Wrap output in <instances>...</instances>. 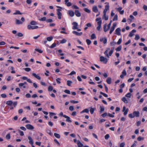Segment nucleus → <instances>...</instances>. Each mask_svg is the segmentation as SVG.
<instances>
[{
	"instance_id": "nucleus-1",
	"label": "nucleus",
	"mask_w": 147,
	"mask_h": 147,
	"mask_svg": "<svg viewBox=\"0 0 147 147\" xmlns=\"http://www.w3.org/2000/svg\"><path fill=\"white\" fill-rule=\"evenodd\" d=\"M100 61L101 62H103L105 64L108 61V59L103 56H101L100 57Z\"/></svg>"
},
{
	"instance_id": "nucleus-2",
	"label": "nucleus",
	"mask_w": 147,
	"mask_h": 147,
	"mask_svg": "<svg viewBox=\"0 0 147 147\" xmlns=\"http://www.w3.org/2000/svg\"><path fill=\"white\" fill-rule=\"evenodd\" d=\"M28 28L29 30L34 29L38 28V26H32L30 25H29L28 26Z\"/></svg>"
},
{
	"instance_id": "nucleus-3",
	"label": "nucleus",
	"mask_w": 147,
	"mask_h": 147,
	"mask_svg": "<svg viewBox=\"0 0 147 147\" xmlns=\"http://www.w3.org/2000/svg\"><path fill=\"white\" fill-rule=\"evenodd\" d=\"M72 25L74 26L72 27V29L73 30H75L78 29V23L76 22H74L72 23Z\"/></svg>"
},
{
	"instance_id": "nucleus-4",
	"label": "nucleus",
	"mask_w": 147,
	"mask_h": 147,
	"mask_svg": "<svg viewBox=\"0 0 147 147\" xmlns=\"http://www.w3.org/2000/svg\"><path fill=\"white\" fill-rule=\"evenodd\" d=\"M75 14L78 17H80L81 16V13L78 10H76L75 11Z\"/></svg>"
},
{
	"instance_id": "nucleus-5",
	"label": "nucleus",
	"mask_w": 147,
	"mask_h": 147,
	"mask_svg": "<svg viewBox=\"0 0 147 147\" xmlns=\"http://www.w3.org/2000/svg\"><path fill=\"white\" fill-rule=\"evenodd\" d=\"M26 128L28 129L32 130L34 129L33 126L30 124H28L26 125Z\"/></svg>"
},
{
	"instance_id": "nucleus-6",
	"label": "nucleus",
	"mask_w": 147,
	"mask_h": 147,
	"mask_svg": "<svg viewBox=\"0 0 147 147\" xmlns=\"http://www.w3.org/2000/svg\"><path fill=\"white\" fill-rule=\"evenodd\" d=\"M127 74V73L125 69L123 70L122 72V74H121L120 76V77L121 78H123L124 76H125Z\"/></svg>"
},
{
	"instance_id": "nucleus-7",
	"label": "nucleus",
	"mask_w": 147,
	"mask_h": 147,
	"mask_svg": "<svg viewBox=\"0 0 147 147\" xmlns=\"http://www.w3.org/2000/svg\"><path fill=\"white\" fill-rule=\"evenodd\" d=\"M136 32V30L134 29L133 30L131 31L130 32L129 34V36L130 37H132L134 35V33Z\"/></svg>"
},
{
	"instance_id": "nucleus-8",
	"label": "nucleus",
	"mask_w": 147,
	"mask_h": 147,
	"mask_svg": "<svg viewBox=\"0 0 147 147\" xmlns=\"http://www.w3.org/2000/svg\"><path fill=\"white\" fill-rule=\"evenodd\" d=\"M68 13L69 16L71 17H73L74 16L75 13L72 10H69L68 11Z\"/></svg>"
},
{
	"instance_id": "nucleus-9",
	"label": "nucleus",
	"mask_w": 147,
	"mask_h": 147,
	"mask_svg": "<svg viewBox=\"0 0 147 147\" xmlns=\"http://www.w3.org/2000/svg\"><path fill=\"white\" fill-rule=\"evenodd\" d=\"M63 117H65V118H66V121L69 122V123L71 122L72 121L70 119V118L69 117H68L67 116H66L65 115H64L63 116Z\"/></svg>"
},
{
	"instance_id": "nucleus-10",
	"label": "nucleus",
	"mask_w": 147,
	"mask_h": 147,
	"mask_svg": "<svg viewBox=\"0 0 147 147\" xmlns=\"http://www.w3.org/2000/svg\"><path fill=\"white\" fill-rule=\"evenodd\" d=\"M121 31L120 28H117L115 30L116 34L118 35L119 36L121 35L120 32Z\"/></svg>"
},
{
	"instance_id": "nucleus-11",
	"label": "nucleus",
	"mask_w": 147,
	"mask_h": 147,
	"mask_svg": "<svg viewBox=\"0 0 147 147\" xmlns=\"http://www.w3.org/2000/svg\"><path fill=\"white\" fill-rule=\"evenodd\" d=\"M100 42H103L104 44H106L107 42V39L105 38H100Z\"/></svg>"
},
{
	"instance_id": "nucleus-12",
	"label": "nucleus",
	"mask_w": 147,
	"mask_h": 147,
	"mask_svg": "<svg viewBox=\"0 0 147 147\" xmlns=\"http://www.w3.org/2000/svg\"><path fill=\"white\" fill-rule=\"evenodd\" d=\"M110 50L109 48H107L106 51L104 52V53L105 54L106 56L108 58L109 57V55L108 53V52Z\"/></svg>"
},
{
	"instance_id": "nucleus-13",
	"label": "nucleus",
	"mask_w": 147,
	"mask_h": 147,
	"mask_svg": "<svg viewBox=\"0 0 147 147\" xmlns=\"http://www.w3.org/2000/svg\"><path fill=\"white\" fill-rule=\"evenodd\" d=\"M140 112L138 111H135L133 112V114L134 115V117H139Z\"/></svg>"
},
{
	"instance_id": "nucleus-14",
	"label": "nucleus",
	"mask_w": 147,
	"mask_h": 147,
	"mask_svg": "<svg viewBox=\"0 0 147 147\" xmlns=\"http://www.w3.org/2000/svg\"><path fill=\"white\" fill-rule=\"evenodd\" d=\"M73 33L74 34H75L76 35L80 36L82 34V32L79 33L76 31H73Z\"/></svg>"
},
{
	"instance_id": "nucleus-15",
	"label": "nucleus",
	"mask_w": 147,
	"mask_h": 147,
	"mask_svg": "<svg viewBox=\"0 0 147 147\" xmlns=\"http://www.w3.org/2000/svg\"><path fill=\"white\" fill-rule=\"evenodd\" d=\"M32 76H33L35 77V78H36L37 79H38L39 80H40V79H41L40 77V76H38V75H37V74H36L33 73L32 74Z\"/></svg>"
},
{
	"instance_id": "nucleus-16",
	"label": "nucleus",
	"mask_w": 147,
	"mask_h": 147,
	"mask_svg": "<svg viewBox=\"0 0 147 147\" xmlns=\"http://www.w3.org/2000/svg\"><path fill=\"white\" fill-rule=\"evenodd\" d=\"M28 139L29 140V143L32 145H33V139H32V138L31 137L29 136L28 137Z\"/></svg>"
},
{
	"instance_id": "nucleus-17",
	"label": "nucleus",
	"mask_w": 147,
	"mask_h": 147,
	"mask_svg": "<svg viewBox=\"0 0 147 147\" xmlns=\"http://www.w3.org/2000/svg\"><path fill=\"white\" fill-rule=\"evenodd\" d=\"M97 24L98 26L97 27V29L99 31L100 30V28L101 27V22H98Z\"/></svg>"
},
{
	"instance_id": "nucleus-18",
	"label": "nucleus",
	"mask_w": 147,
	"mask_h": 147,
	"mask_svg": "<svg viewBox=\"0 0 147 147\" xmlns=\"http://www.w3.org/2000/svg\"><path fill=\"white\" fill-rule=\"evenodd\" d=\"M106 82L109 84H110L111 82V78L110 77H108L107 78Z\"/></svg>"
},
{
	"instance_id": "nucleus-19",
	"label": "nucleus",
	"mask_w": 147,
	"mask_h": 147,
	"mask_svg": "<svg viewBox=\"0 0 147 147\" xmlns=\"http://www.w3.org/2000/svg\"><path fill=\"white\" fill-rule=\"evenodd\" d=\"M93 11L95 12H97L98 11V9L96 6H94L92 8Z\"/></svg>"
},
{
	"instance_id": "nucleus-20",
	"label": "nucleus",
	"mask_w": 147,
	"mask_h": 147,
	"mask_svg": "<svg viewBox=\"0 0 147 147\" xmlns=\"http://www.w3.org/2000/svg\"><path fill=\"white\" fill-rule=\"evenodd\" d=\"M77 144L78 146L82 147L83 146V144L81 143L80 141L79 140L77 141Z\"/></svg>"
},
{
	"instance_id": "nucleus-21",
	"label": "nucleus",
	"mask_w": 147,
	"mask_h": 147,
	"mask_svg": "<svg viewBox=\"0 0 147 147\" xmlns=\"http://www.w3.org/2000/svg\"><path fill=\"white\" fill-rule=\"evenodd\" d=\"M107 24H105L103 28L104 31L105 32H107L109 29H108V28H107Z\"/></svg>"
},
{
	"instance_id": "nucleus-22",
	"label": "nucleus",
	"mask_w": 147,
	"mask_h": 147,
	"mask_svg": "<svg viewBox=\"0 0 147 147\" xmlns=\"http://www.w3.org/2000/svg\"><path fill=\"white\" fill-rule=\"evenodd\" d=\"M16 24H22V22L18 20H16Z\"/></svg>"
},
{
	"instance_id": "nucleus-23",
	"label": "nucleus",
	"mask_w": 147,
	"mask_h": 147,
	"mask_svg": "<svg viewBox=\"0 0 147 147\" xmlns=\"http://www.w3.org/2000/svg\"><path fill=\"white\" fill-rule=\"evenodd\" d=\"M13 103V102L11 100H9L6 102V104L8 105H11Z\"/></svg>"
},
{
	"instance_id": "nucleus-24",
	"label": "nucleus",
	"mask_w": 147,
	"mask_h": 147,
	"mask_svg": "<svg viewBox=\"0 0 147 147\" xmlns=\"http://www.w3.org/2000/svg\"><path fill=\"white\" fill-rule=\"evenodd\" d=\"M122 100L125 103H128L127 100L125 97H123L122 98Z\"/></svg>"
},
{
	"instance_id": "nucleus-25",
	"label": "nucleus",
	"mask_w": 147,
	"mask_h": 147,
	"mask_svg": "<svg viewBox=\"0 0 147 147\" xmlns=\"http://www.w3.org/2000/svg\"><path fill=\"white\" fill-rule=\"evenodd\" d=\"M57 14L58 16V18L59 19H60L61 18V16H62V13L60 12H57Z\"/></svg>"
},
{
	"instance_id": "nucleus-26",
	"label": "nucleus",
	"mask_w": 147,
	"mask_h": 147,
	"mask_svg": "<svg viewBox=\"0 0 147 147\" xmlns=\"http://www.w3.org/2000/svg\"><path fill=\"white\" fill-rule=\"evenodd\" d=\"M54 135L56 138H60L61 137L60 135L59 134L56 133H55L54 134Z\"/></svg>"
},
{
	"instance_id": "nucleus-27",
	"label": "nucleus",
	"mask_w": 147,
	"mask_h": 147,
	"mask_svg": "<svg viewBox=\"0 0 147 147\" xmlns=\"http://www.w3.org/2000/svg\"><path fill=\"white\" fill-rule=\"evenodd\" d=\"M53 39V37L52 36H51L47 38V41H51Z\"/></svg>"
},
{
	"instance_id": "nucleus-28",
	"label": "nucleus",
	"mask_w": 147,
	"mask_h": 147,
	"mask_svg": "<svg viewBox=\"0 0 147 147\" xmlns=\"http://www.w3.org/2000/svg\"><path fill=\"white\" fill-rule=\"evenodd\" d=\"M88 113L89 112V110L88 109H84L83 111H82L80 113Z\"/></svg>"
},
{
	"instance_id": "nucleus-29",
	"label": "nucleus",
	"mask_w": 147,
	"mask_h": 147,
	"mask_svg": "<svg viewBox=\"0 0 147 147\" xmlns=\"http://www.w3.org/2000/svg\"><path fill=\"white\" fill-rule=\"evenodd\" d=\"M96 38V35L94 34H92L91 36V39H93Z\"/></svg>"
},
{
	"instance_id": "nucleus-30",
	"label": "nucleus",
	"mask_w": 147,
	"mask_h": 147,
	"mask_svg": "<svg viewBox=\"0 0 147 147\" xmlns=\"http://www.w3.org/2000/svg\"><path fill=\"white\" fill-rule=\"evenodd\" d=\"M86 41L88 45H90L91 43V41L89 39H87Z\"/></svg>"
},
{
	"instance_id": "nucleus-31",
	"label": "nucleus",
	"mask_w": 147,
	"mask_h": 147,
	"mask_svg": "<svg viewBox=\"0 0 147 147\" xmlns=\"http://www.w3.org/2000/svg\"><path fill=\"white\" fill-rule=\"evenodd\" d=\"M121 46H119L117 48L115 49V50L117 51H120L121 50Z\"/></svg>"
},
{
	"instance_id": "nucleus-32",
	"label": "nucleus",
	"mask_w": 147,
	"mask_h": 147,
	"mask_svg": "<svg viewBox=\"0 0 147 147\" xmlns=\"http://www.w3.org/2000/svg\"><path fill=\"white\" fill-rule=\"evenodd\" d=\"M103 18L105 20H107L108 19V16H106V14H105V16L104 14H103Z\"/></svg>"
},
{
	"instance_id": "nucleus-33",
	"label": "nucleus",
	"mask_w": 147,
	"mask_h": 147,
	"mask_svg": "<svg viewBox=\"0 0 147 147\" xmlns=\"http://www.w3.org/2000/svg\"><path fill=\"white\" fill-rule=\"evenodd\" d=\"M14 15H17V14H20L21 15L22 13H20V11L19 10H17L16 11V12L14 13H13Z\"/></svg>"
},
{
	"instance_id": "nucleus-34",
	"label": "nucleus",
	"mask_w": 147,
	"mask_h": 147,
	"mask_svg": "<svg viewBox=\"0 0 147 147\" xmlns=\"http://www.w3.org/2000/svg\"><path fill=\"white\" fill-rule=\"evenodd\" d=\"M100 94H101L102 95L104 96H105L106 97H107L108 96V95L107 94L103 93L102 92H100Z\"/></svg>"
},
{
	"instance_id": "nucleus-35",
	"label": "nucleus",
	"mask_w": 147,
	"mask_h": 147,
	"mask_svg": "<svg viewBox=\"0 0 147 147\" xmlns=\"http://www.w3.org/2000/svg\"><path fill=\"white\" fill-rule=\"evenodd\" d=\"M140 38V37L139 35L136 34L135 35V39L136 40H139Z\"/></svg>"
},
{
	"instance_id": "nucleus-36",
	"label": "nucleus",
	"mask_w": 147,
	"mask_h": 147,
	"mask_svg": "<svg viewBox=\"0 0 147 147\" xmlns=\"http://www.w3.org/2000/svg\"><path fill=\"white\" fill-rule=\"evenodd\" d=\"M84 10L85 11L88 13H90V11L87 8H84Z\"/></svg>"
},
{
	"instance_id": "nucleus-37",
	"label": "nucleus",
	"mask_w": 147,
	"mask_h": 147,
	"mask_svg": "<svg viewBox=\"0 0 147 147\" xmlns=\"http://www.w3.org/2000/svg\"><path fill=\"white\" fill-rule=\"evenodd\" d=\"M116 43H117L116 42H114V41H113L111 42L110 43V45L111 46H114L116 44Z\"/></svg>"
},
{
	"instance_id": "nucleus-38",
	"label": "nucleus",
	"mask_w": 147,
	"mask_h": 147,
	"mask_svg": "<svg viewBox=\"0 0 147 147\" xmlns=\"http://www.w3.org/2000/svg\"><path fill=\"white\" fill-rule=\"evenodd\" d=\"M30 24L33 25H35L37 24V22L35 21H33L30 22Z\"/></svg>"
},
{
	"instance_id": "nucleus-39",
	"label": "nucleus",
	"mask_w": 147,
	"mask_h": 147,
	"mask_svg": "<svg viewBox=\"0 0 147 147\" xmlns=\"http://www.w3.org/2000/svg\"><path fill=\"white\" fill-rule=\"evenodd\" d=\"M46 22L48 23H51L53 22V20L51 19H47L46 20Z\"/></svg>"
},
{
	"instance_id": "nucleus-40",
	"label": "nucleus",
	"mask_w": 147,
	"mask_h": 147,
	"mask_svg": "<svg viewBox=\"0 0 147 147\" xmlns=\"http://www.w3.org/2000/svg\"><path fill=\"white\" fill-rule=\"evenodd\" d=\"M39 20L40 21H46V17H44L41 18L40 19H39Z\"/></svg>"
},
{
	"instance_id": "nucleus-41",
	"label": "nucleus",
	"mask_w": 147,
	"mask_h": 147,
	"mask_svg": "<svg viewBox=\"0 0 147 147\" xmlns=\"http://www.w3.org/2000/svg\"><path fill=\"white\" fill-rule=\"evenodd\" d=\"M35 50L37 52H38L40 53H42L43 52V51L39 49H35Z\"/></svg>"
},
{
	"instance_id": "nucleus-42",
	"label": "nucleus",
	"mask_w": 147,
	"mask_h": 147,
	"mask_svg": "<svg viewBox=\"0 0 147 147\" xmlns=\"http://www.w3.org/2000/svg\"><path fill=\"white\" fill-rule=\"evenodd\" d=\"M67 82V85L69 86H71V84L72 83V82L70 80H68Z\"/></svg>"
},
{
	"instance_id": "nucleus-43",
	"label": "nucleus",
	"mask_w": 147,
	"mask_h": 147,
	"mask_svg": "<svg viewBox=\"0 0 147 147\" xmlns=\"http://www.w3.org/2000/svg\"><path fill=\"white\" fill-rule=\"evenodd\" d=\"M6 138L7 140H9L10 138V136L9 134H7L6 136Z\"/></svg>"
},
{
	"instance_id": "nucleus-44",
	"label": "nucleus",
	"mask_w": 147,
	"mask_h": 147,
	"mask_svg": "<svg viewBox=\"0 0 147 147\" xmlns=\"http://www.w3.org/2000/svg\"><path fill=\"white\" fill-rule=\"evenodd\" d=\"M96 21L98 22H101V23H102V21H101V18H97L96 19Z\"/></svg>"
},
{
	"instance_id": "nucleus-45",
	"label": "nucleus",
	"mask_w": 147,
	"mask_h": 147,
	"mask_svg": "<svg viewBox=\"0 0 147 147\" xmlns=\"http://www.w3.org/2000/svg\"><path fill=\"white\" fill-rule=\"evenodd\" d=\"M131 94L129 92L125 95V96L128 98H130Z\"/></svg>"
},
{
	"instance_id": "nucleus-46",
	"label": "nucleus",
	"mask_w": 147,
	"mask_h": 147,
	"mask_svg": "<svg viewBox=\"0 0 147 147\" xmlns=\"http://www.w3.org/2000/svg\"><path fill=\"white\" fill-rule=\"evenodd\" d=\"M60 80L61 79L59 78H58L56 79V81L57 83L59 84L61 83V82L60 81Z\"/></svg>"
},
{
	"instance_id": "nucleus-47",
	"label": "nucleus",
	"mask_w": 147,
	"mask_h": 147,
	"mask_svg": "<svg viewBox=\"0 0 147 147\" xmlns=\"http://www.w3.org/2000/svg\"><path fill=\"white\" fill-rule=\"evenodd\" d=\"M117 14L115 15L114 18L113 19V21L117 20Z\"/></svg>"
},
{
	"instance_id": "nucleus-48",
	"label": "nucleus",
	"mask_w": 147,
	"mask_h": 147,
	"mask_svg": "<svg viewBox=\"0 0 147 147\" xmlns=\"http://www.w3.org/2000/svg\"><path fill=\"white\" fill-rule=\"evenodd\" d=\"M56 46V44L55 43H53L50 47V48H53Z\"/></svg>"
},
{
	"instance_id": "nucleus-49",
	"label": "nucleus",
	"mask_w": 147,
	"mask_h": 147,
	"mask_svg": "<svg viewBox=\"0 0 147 147\" xmlns=\"http://www.w3.org/2000/svg\"><path fill=\"white\" fill-rule=\"evenodd\" d=\"M100 113H102V112L104 111L105 109L103 107H100Z\"/></svg>"
},
{
	"instance_id": "nucleus-50",
	"label": "nucleus",
	"mask_w": 147,
	"mask_h": 147,
	"mask_svg": "<svg viewBox=\"0 0 147 147\" xmlns=\"http://www.w3.org/2000/svg\"><path fill=\"white\" fill-rule=\"evenodd\" d=\"M48 90V91H52L53 90V87L51 86H49V87Z\"/></svg>"
},
{
	"instance_id": "nucleus-51",
	"label": "nucleus",
	"mask_w": 147,
	"mask_h": 147,
	"mask_svg": "<svg viewBox=\"0 0 147 147\" xmlns=\"http://www.w3.org/2000/svg\"><path fill=\"white\" fill-rule=\"evenodd\" d=\"M121 42H122V39L121 38H119V39L118 41L117 42V44L118 45H119L120 44Z\"/></svg>"
},
{
	"instance_id": "nucleus-52",
	"label": "nucleus",
	"mask_w": 147,
	"mask_h": 147,
	"mask_svg": "<svg viewBox=\"0 0 147 147\" xmlns=\"http://www.w3.org/2000/svg\"><path fill=\"white\" fill-rule=\"evenodd\" d=\"M64 92L66 93L70 94V92L69 90H65Z\"/></svg>"
},
{
	"instance_id": "nucleus-53",
	"label": "nucleus",
	"mask_w": 147,
	"mask_h": 147,
	"mask_svg": "<svg viewBox=\"0 0 147 147\" xmlns=\"http://www.w3.org/2000/svg\"><path fill=\"white\" fill-rule=\"evenodd\" d=\"M70 102L72 103H78L79 102L78 101H75L74 100H72L70 101Z\"/></svg>"
},
{
	"instance_id": "nucleus-54",
	"label": "nucleus",
	"mask_w": 147,
	"mask_h": 147,
	"mask_svg": "<svg viewBox=\"0 0 147 147\" xmlns=\"http://www.w3.org/2000/svg\"><path fill=\"white\" fill-rule=\"evenodd\" d=\"M94 109L93 108H91L90 109V112L91 114H93L94 113Z\"/></svg>"
},
{
	"instance_id": "nucleus-55",
	"label": "nucleus",
	"mask_w": 147,
	"mask_h": 147,
	"mask_svg": "<svg viewBox=\"0 0 147 147\" xmlns=\"http://www.w3.org/2000/svg\"><path fill=\"white\" fill-rule=\"evenodd\" d=\"M114 29H115V28H114L113 27H112L110 29V32H109L110 34H111L112 33V32H113V31L114 30Z\"/></svg>"
},
{
	"instance_id": "nucleus-56",
	"label": "nucleus",
	"mask_w": 147,
	"mask_h": 147,
	"mask_svg": "<svg viewBox=\"0 0 147 147\" xmlns=\"http://www.w3.org/2000/svg\"><path fill=\"white\" fill-rule=\"evenodd\" d=\"M144 138L143 137H141L140 136H139L138 138H137V140L138 141H140L141 140H143L144 139Z\"/></svg>"
},
{
	"instance_id": "nucleus-57",
	"label": "nucleus",
	"mask_w": 147,
	"mask_h": 147,
	"mask_svg": "<svg viewBox=\"0 0 147 147\" xmlns=\"http://www.w3.org/2000/svg\"><path fill=\"white\" fill-rule=\"evenodd\" d=\"M17 35L19 37H22L23 36V34L20 32H19L17 34Z\"/></svg>"
},
{
	"instance_id": "nucleus-58",
	"label": "nucleus",
	"mask_w": 147,
	"mask_h": 147,
	"mask_svg": "<svg viewBox=\"0 0 147 147\" xmlns=\"http://www.w3.org/2000/svg\"><path fill=\"white\" fill-rule=\"evenodd\" d=\"M65 4L67 5L68 7H70L71 5V3L70 2H68L66 3Z\"/></svg>"
},
{
	"instance_id": "nucleus-59",
	"label": "nucleus",
	"mask_w": 147,
	"mask_h": 147,
	"mask_svg": "<svg viewBox=\"0 0 147 147\" xmlns=\"http://www.w3.org/2000/svg\"><path fill=\"white\" fill-rule=\"evenodd\" d=\"M129 117L131 118H133L134 117V115H133L131 113L129 115Z\"/></svg>"
},
{
	"instance_id": "nucleus-60",
	"label": "nucleus",
	"mask_w": 147,
	"mask_h": 147,
	"mask_svg": "<svg viewBox=\"0 0 147 147\" xmlns=\"http://www.w3.org/2000/svg\"><path fill=\"white\" fill-rule=\"evenodd\" d=\"M107 113H105L103 114H102L101 116L103 117H105L107 115Z\"/></svg>"
},
{
	"instance_id": "nucleus-61",
	"label": "nucleus",
	"mask_w": 147,
	"mask_h": 147,
	"mask_svg": "<svg viewBox=\"0 0 147 147\" xmlns=\"http://www.w3.org/2000/svg\"><path fill=\"white\" fill-rule=\"evenodd\" d=\"M69 110L71 111H73L74 110V107L73 106H70L69 108Z\"/></svg>"
},
{
	"instance_id": "nucleus-62",
	"label": "nucleus",
	"mask_w": 147,
	"mask_h": 147,
	"mask_svg": "<svg viewBox=\"0 0 147 147\" xmlns=\"http://www.w3.org/2000/svg\"><path fill=\"white\" fill-rule=\"evenodd\" d=\"M109 134H107L105 136V139L106 140H107L109 138Z\"/></svg>"
},
{
	"instance_id": "nucleus-63",
	"label": "nucleus",
	"mask_w": 147,
	"mask_h": 147,
	"mask_svg": "<svg viewBox=\"0 0 147 147\" xmlns=\"http://www.w3.org/2000/svg\"><path fill=\"white\" fill-rule=\"evenodd\" d=\"M125 145V143L124 142H123L121 143L120 145V147H124V146Z\"/></svg>"
},
{
	"instance_id": "nucleus-64",
	"label": "nucleus",
	"mask_w": 147,
	"mask_h": 147,
	"mask_svg": "<svg viewBox=\"0 0 147 147\" xmlns=\"http://www.w3.org/2000/svg\"><path fill=\"white\" fill-rule=\"evenodd\" d=\"M143 8L145 11H146L147 10V6L145 5H144L143 6Z\"/></svg>"
}]
</instances>
